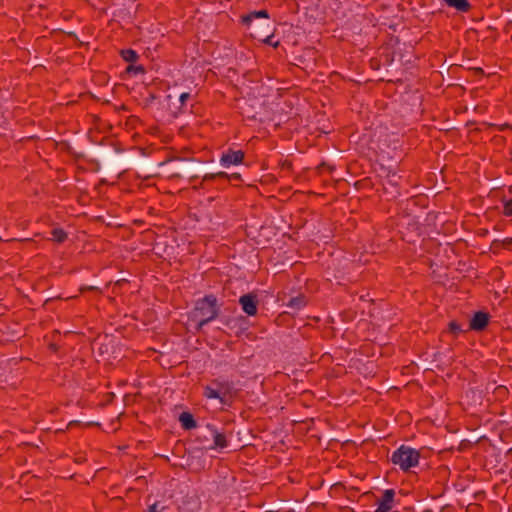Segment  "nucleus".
<instances>
[{
  "label": "nucleus",
  "instance_id": "f257e3e1",
  "mask_svg": "<svg viewBox=\"0 0 512 512\" xmlns=\"http://www.w3.org/2000/svg\"><path fill=\"white\" fill-rule=\"evenodd\" d=\"M219 312L220 307L216 296L209 294L196 301L195 307L188 315V319L196 324L195 330L200 332L204 325L218 317Z\"/></svg>",
  "mask_w": 512,
  "mask_h": 512
},
{
  "label": "nucleus",
  "instance_id": "f03ea898",
  "mask_svg": "<svg viewBox=\"0 0 512 512\" xmlns=\"http://www.w3.org/2000/svg\"><path fill=\"white\" fill-rule=\"evenodd\" d=\"M240 21L243 25L251 29L253 38L263 41L264 43H270L272 34H270L269 14L267 10L252 11L241 15Z\"/></svg>",
  "mask_w": 512,
  "mask_h": 512
},
{
  "label": "nucleus",
  "instance_id": "7ed1b4c3",
  "mask_svg": "<svg viewBox=\"0 0 512 512\" xmlns=\"http://www.w3.org/2000/svg\"><path fill=\"white\" fill-rule=\"evenodd\" d=\"M420 459V452L414 448L406 445H401L396 449L390 460L394 465H398L401 470L409 471L412 467L418 465Z\"/></svg>",
  "mask_w": 512,
  "mask_h": 512
},
{
  "label": "nucleus",
  "instance_id": "20e7f679",
  "mask_svg": "<svg viewBox=\"0 0 512 512\" xmlns=\"http://www.w3.org/2000/svg\"><path fill=\"white\" fill-rule=\"evenodd\" d=\"M204 171V167L194 159H182L171 168V177H180L182 175L196 178L197 173Z\"/></svg>",
  "mask_w": 512,
  "mask_h": 512
},
{
  "label": "nucleus",
  "instance_id": "39448f33",
  "mask_svg": "<svg viewBox=\"0 0 512 512\" xmlns=\"http://www.w3.org/2000/svg\"><path fill=\"white\" fill-rule=\"evenodd\" d=\"M239 304L248 316H255L258 311L259 300L255 293H247L239 298Z\"/></svg>",
  "mask_w": 512,
  "mask_h": 512
},
{
  "label": "nucleus",
  "instance_id": "423d86ee",
  "mask_svg": "<svg viewBox=\"0 0 512 512\" xmlns=\"http://www.w3.org/2000/svg\"><path fill=\"white\" fill-rule=\"evenodd\" d=\"M212 385L219 391L220 396L224 397L227 402L232 406L235 389L233 382L221 379H213Z\"/></svg>",
  "mask_w": 512,
  "mask_h": 512
},
{
  "label": "nucleus",
  "instance_id": "0eeeda50",
  "mask_svg": "<svg viewBox=\"0 0 512 512\" xmlns=\"http://www.w3.org/2000/svg\"><path fill=\"white\" fill-rule=\"evenodd\" d=\"M490 321V314L484 311H477L474 313L472 318L470 319L468 330H473L477 332L484 331Z\"/></svg>",
  "mask_w": 512,
  "mask_h": 512
},
{
  "label": "nucleus",
  "instance_id": "6e6552de",
  "mask_svg": "<svg viewBox=\"0 0 512 512\" xmlns=\"http://www.w3.org/2000/svg\"><path fill=\"white\" fill-rule=\"evenodd\" d=\"M245 154L242 150L228 149L220 158V163L229 167L230 165H238L244 160Z\"/></svg>",
  "mask_w": 512,
  "mask_h": 512
},
{
  "label": "nucleus",
  "instance_id": "1a4fd4ad",
  "mask_svg": "<svg viewBox=\"0 0 512 512\" xmlns=\"http://www.w3.org/2000/svg\"><path fill=\"white\" fill-rule=\"evenodd\" d=\"M394 489L384 490L380 499L377 500L378 507L375 512H390L394 504Z\"/></svg>",
  "mask_w": 512,
  "mask_h": 512
},
{
  "label": "nucleus",
  "instance_id": "9d476101",
  "mask_svg": "<svg viewBox=\"0 0 512 512\" xmlns=\"http://www.w3.org/2000/svg\"><path fill=\"white\" fill-rule=\"evenodd\" d=\"M207 428L210 430V432L213 436V439H214V444L210 447L211 449H214V448L224 449L228 446V441H227L224 433H220L215 428V426L211 425V424H208Z\"/></svg>",
  "mask_w": 512,
  "mask_h": 512
},
{
  "label": "nucleus",
  "instance_id": "9b49d317",
  "mask_svg": "<svg viewBox=\"0 0 512 512\" xmlns=\"http://www.w3.org/2000/svg\"><path fill=\"white\" fill-rule=\"evenodd\" d=\"M307 305V298L304 294L300 293L295 297L290 298L286 306L291 309L292 313H296Z\"/></svg>",
  "mask_w": 512,
  "mask_h": 512
},
{
  "label": "nucleus",
  "instance_id": "f8f14e48",
  "mask_svg": "<svg viewBox=\"0 0 512 512\" xmlns=\"http://www.w3.org/2000/svg\"><path fill=\"white\" fill-rule=\"evenodd\" d=\"M203 395L208 399H218L222 405L231 407L227 400L223 396H220L219 391L212 385V383L204 387Z\"/></svg>",
  "mask_w": 512,
  "mask_h": 512
},
{
  "label": "nucleus",
  "instance_id": "ddd939ff",
  "mask_svg": "<svg viewBox=\"0 0 512 512\" xmlns=\"http://www.w3.org/2000/svg\"><path fill=\"white\" fill-rule=\"evenodd\" d=\"M179 422L184 430H191L197 427V422L190 412H182L179 415Z\"/></svg>",
  "mask_w": 512,
  "mask_h": 512
},
{
  "label": "nucleus",
  "instance_id": "4468645a",
  "mask_svg": "<svg viewBox=\"0 0 512 512\" xmlns=\"http://www.w3.org/2000/svg\"><path fill=\"white\" fill-rule=\"evenodd\" d=\"M449 7H453L460 12H468L471 4L468 0H443Z\"/></svg>",
  "mask_w": 512,
  "mask_h": 512
},
{
  "label": "nucleus",
  "instance_id": "2eb2a0df",
  "mask_svg": "<svg viewBox=\"0 0 512 512\" xmlns=\"http://www.w3.org/2000/svg\"><path fill=\"white\" fill-rule=\"evenodd\" d=\"M120 55L121 57L123 58L124 61L126 62H129V63H134L138 60L139 56L137 54V52L131 48L129 49H122L120 51Z\"/></svg>",
  "mask_w": 512,
  "mask_h": 512
},
{
  "label": "nucleus",
  "instance_id": "dca6fc26",
  "mask_svg": "<svg viewBox=\"0 0 512 512\" xmlns=\"http://www.w3.org/2000/svg\"><path fill=\"white\" fill-rule=\"evenodd\" d=\"M228 177H229V174H227L226 172L220 171V172H217V173L205 174L203 176L202 181L203 182H210V181H214V180H223V181H227L228 182Z\"/></svg>",
  "mask_w": 512,
  "mask_h": 512
},
{
  "label": "nucleus",
  "instance_id": "f3484780",
  "mask_svg": "<svg viewBox=\"0 0 512 512\" xmlns=\"http://www.w3.org/2000/svg\"><path fill=\"white\" fill-rule=\"evenodd\" d=\"M52 240L57 243H63L68 235L62 228H53L51 231Z\"/></svg>",
  "mask_w": 512,
  "mask_h": 512
},
{
  "label": "nucleus",
  "instance_id": "a211bd4d",
  "mask_svg": "<svg viewBox=\"0 0 512 512\" xmlns=\"http://www.w3.org/2000/svg\"><path fill=\"white\" fill-rule=\"evenodd\" d=\"M448 331L454 335V337H457L459 334L466 332V330H463L461 325L456 321H450L448 324ZM467 331H469L467 329Z\"/></svg>",
  "mask_w": 512,
  "mask_h": 512
},
{
  "label": "nucleus",
  "instance_id": "6ab92c4d",
  "mask_svg": "<svg viewBox=\"0 0 512 512\" xmlns=\"http://www.w3.org/2000/svg\"><path fill=\"white\" fill-rule=\"evenodd\" d=\"M503 214L507 217L512 216V199L502 198Z\"/></svg>",
  "mask_w": 512,
  "mask_h": 512
},
{
  "label": "nucleus",
  "instance_id": "aec40b11",
  "mask_svg": "<svg viewBox=\"0 0 512 512\" xmlns=\"http://www.w3.org/2000/svg\"><path fill=\"white\" fill-rule=\"evenodd\" d=\"M147 512H172L169 506H160L159 502H155L148 507Z\"/></svg>",
  "mask_w": 512,
  "mask_h": 512
},
{
  "label": "nucleus",
  "instance_id": "412c9836",
  "mask_svg": "<svg viewBox=\"0 0 512 512\" xmlns=\"http://www.w3.org/2000/svg\"><path fill=\"white\" fill-rule=\"evenodd\" d=\"M145 72V68L142 66V65H133V64H130L127 66L126 68V73L128 74H138V73H144Z\"/></svg>",
  "mask_w": 512,
  "mask_h": 512
},
{
  "label": "nucleus",
  "instance_id": "4be33fe9",
  "mask_svg": "<svg viewBox=\"0 0 512 512\" xmlns=\"http://www.w3.org/2000/svg\"><path fill=\"white\" fill-rule=\"evenodd\" d=\"M317 170L319 173H323L325 170H328L331 173L334 170V167L326 162H322L318 165Z\"/></svg>",
  "mask_w": 512,
  "mask_h": 512
},
{
  "label": "nucleus",
  "instance_id": "5701e85b",
  "mask_svg": "<svg viewBox=\"0 0 512 512\" xmlns=\"http://www.w3.org/2000/svg\"><path fill=\"white\" fill-rule=\"evenodd\" d=\"M292 167H293V164L290 160H284L282 163H281V168L282 170H287V171H291L292 170Z\"/></svg>",
  "mask_w": 512,
  "mask_h": 512
},
{
  "label": "nucleus",
  "instance_id": "b1692460",
  "mask_svg": "<svg viewBox=\"0 0 512 512\" xmlns=\"http://www.w3.org/2000/svg\"><path fill=\"white\" fill-rule=\"evenodd\" d=\"M190 97L191 95L188 92L181 93L179 96V101L181 102L182 105H184L186 101L190 99Z\"/></svg>",
  "mask_w": 512,
  "mask_h": 512
},
{
  "label": "nucleus",
  "instance_id": "393cba45",
  "mask_svg": "<svg viewBox=\"0 0 512 512\" xmlns=\"http://www.w3.org/2000/svg\"><path fill=\"white\" fill-rule=\"evenodd\" d=\"M72 298H76V296H70V297H63L61 295H58V296H53V297H50L49 299L46 300V304L55 300V299H59V300H68V299H72Z\"/></svg>",
  "mask_w": 512,
  "mask_h": 512
},
{
  "label": "nucleus",
  "instance_id": "a878e982",
  "mask_svg": "<svg viewBox=\"0 0 512 512\" xmlns=\"http://www.w3.org/2000/svg\"><path fill=\"white\" fill-rule=\"evenodd\" d=\"M502 245L506 249H512V237L506 238L502 241Z\"/></svg>",
  "mask_w": 512,
  "mask_h": 512
},
{
  "label": "nucleus",
  "instance_id": "bb28decb",
  "mask_svg": "<svg viewBox=\"0 0 512 512\" xmlns=\"http://www.w3.org/2000/svg\"><path fill=\"white\" fill-rule=\"evenodd\" d=\"M241 180H242V178H241V175L239 173L229 174L228 182H230V181H241Z\"/></svg>",
  "mask_w": 512,
  "mask_h": 512
},
{
  "label": "nucleus",
  "instance_id": "cd10ccee",
  "mask_svg": "<svg viewBox=\"0 0 512 512\" xmlns=\"http://www.w3.org/2000/svg\"><path fill=\"white\" fill-rule=\"evenodd\" d=\"M98 288L96 286H83L80 288V292L84 293L85 291H97Z\"/></svg>",
  "mask_w": 512,
  "mask_h": 512
},
{
  "label": "nucleus",
  "instance_id": "c85d7f7f",
  "mask_svg": "<svg viewBox=\"0 0 512 512\" xmlns=\"http://www.w3.org/2000/svg\"><path fill=\"white\" fill-rule=\"evenodd\" d=\"M85 461H86V457L83 456V455H79V456L75 457V462L76 463H83Z\"/></svg>",
  "mask_w": 512,
  "mask_h": 512
},
{
  "label": "nucleus",
  "instance_id": "c756f323",
  "mask_svg": "<svg viewBox=\"0 0 512 512\" xmlns=\"http://www.w3.org/2000/svg\"><path fill=\"white\" fill-rule=\"evenodd\" d=\"M49 349H50L51 351H53V352H57V351L59 350V346H58L57 344H55V343H51V344L49 345Z\"/></svg>",
  "mask_w": 512,
  "mask_h": 512
},
{
  "label": "nucleus",
  "instance_id": "7c9ffc66",
  "mask_svg": "<svg viewBox=\"0 0 512 512\" xmlns=\"http://www.w3.org/2000/svg\"><path fill=\"white\" fill-rule=\"evenodd\" d=\"M67 36L72 38V39H74V40H76V41L78 40V37H77L76 33L73 32V31L67 32Z\"/></svg>",
  "mask_w": 512,
  "mask_h": 512
},
{
  "label": "nucleus",
  "instance_id": "2f4dec72",
  "mask_svg": "<svg viewBox=\"0 0 512 512\" xmlns=\"http://www.w3.org/2000/svg\"><path fill=\"white\" fill-rule=\"evenodd\" d=\"M243 114H245L247 116V118H249V119H256V115L249 114V111L244 110Z\"/></svg>",
  "mask_w": 512,
  "mask_h": 512
},
{
  "label": "nucleus",
  "instance_id": "473e14b6",
  "mask_svg": "<svg viewBox=\"0 0 512 512\" xmlns=\"http://www.w3.org/2000/svg\"><path fill=\"white\" fill-rule=\"evenodd\" d=\"M476 74L483 75L484 70L481 67L474 68Z\"/></svg>",
  "mask_w": 512,
  "mask_h": 512
},
{
  "label": "nucleus",
  "instance_id": "72a5a7b5",
  "mask_svg": "<svg viewBox=\"0 0 512 512\" xmlns=\"http://www.w3.org/2000/svg\"><path fill=\"white\" fill-rule=\"evenodd\" d=\"M272 39H273V37L271 38V41H270V43H269V44H270V45H273L274 47H277V46H278V44H279V42L277 41V42H275V43H274V42L272 41Z\"/></svg>",
  "mask_w": 512,
  "mask_h": 512
},
{
  "label": "nucleus",
  "instance_id": "f704fd0d",
  "mask_svg": "<svg viewBox=\"0 0 512 512\" xmlns=\"http://www.w3.org/2000/svg\"><path fill=\"white\" fill-rule=\"evenodd\" d=\"M76 424H78V421H71V422H69L68 427H72L73 425H76Z\"/></svg>",
  "mask_w": 512,
  "mask_h": 512
},
{
  "label": "nucleus",
  "instance_id": "c9c22d12",
  "mask_svg": "<svg viewBox=\"0 0 512 512\" xmlns=\"http://www.w3.org/2000/svg\"><path fill=\"white\" fill-rule=\"evenodd\" d=\"M155 95L154 94H150L149 98H148V101H153L155 99Z\"/></svg>",
  "mask_w": 512,
  "mask_h": 512
},
{
  "label": "nucleus",
  "instance_id": "e433bc0d",
  "mask_svg": "<svg viewBox=\"0 0 512 512\" xmlns=\"http://www.w3.org/2000/svg\"><path fill=\"white\" fill-rule=\"evenodd\" d=\"M238 320H239V321H243V322H244V321H246L245 317H243V316H240V317L238 318Z\"/></svg>",
  "mask_w": 512,
  "mask_h": 512
},
{
  "label": "nucleus",
  "instance_id": "4c0bfd02",
  "mask_svg": "<svg viewBox=\"0 0 512 512\" xmlns=\"http://www.w3.org/2000/svg\"><path fill=\"white\" fill-rule=\"evenodd\" d=\"M509 192L512 193V185L509 187Z\"/></svg>",
  "mask_w": 512,
  "mask_h": 512
},
{
  "label": "nucleus",
  "instance_id": "58836bf2",
  "mask_svg": "<svg viewBox=\"0 0 512 512\" xmlns=\"http://www.w3.org/2000/svg\"><path fill=\"white\" fill-rule=\"evenodd\" d=\"M511 161H512V151H511Z\"/></svg>",
  "mask_w": 512,
  "mask_h": 512
}]
</instances>
